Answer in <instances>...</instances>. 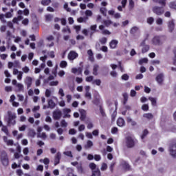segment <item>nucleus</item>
<instances>
[{"mask_svg":"<svg viewBox=\"0 0 176 176\" xmlns=\"http://www.w3.org/2000/svg\"><path fill=\"white\" fill-rule=\"evenodd\" d=\"M56 107V103L53 100L50 99L48 100V107H50L51 109H53Z\"/></svg>","mask_w":176,"mask_h":176,"instance_id":"obj_18","label":"nucleus"},{"mask_svg":"<svg viewBox=\"0 0 176 176\" xmlns=\"http://www.w3.org/2000/svg\"><path fill=\"white\" fill-rule=\"evenodd\" d=\"M94 171L95 172L96 176H101V172L100 171V169H96Z\"/></svg>","mask_w":176,"mask_h":176,"instance_id":"obj_63","label":"nucleus"},{"mask_svg":"<svg viewBox=\"0 0 176 176\" xmlns=\"http://www.w3.org/2000/svg\"><path fill=\"white\" fill-rule=\"evenodd\" d=\"M93 79H94V76H90L86 78V82H93Z\"/></svg>","mask_w":176,"mask_h":176,"instance_id":"obj_52","label":"nucleus"},{"mask_svg":"<svg viewBox=\"0 0 176 176\" xmlns=\"http://www.w3.org/2000/svg\"><path fill=\"white\" fill-rule=\"evenodd\" d=\"M142 111H148L149 110V106L146 104H144L142 106Z\"/></svg>","mask_w":176,"mask_h":176,"instance_id":"obj_38","label":"nucleus"},{"mask_svg":"<svg viewBox=\"0 0 176 176\" xmlns=\"http://www.w3.org/2000/svg\"><path fill=\"white\" fill-rule=\"evenodd\" d=\"M8 126H14L16 124V114L12 113L10 111L8 112Z\"/></svg>","mask_w":176,"mask_h":176,"instance_id":"obj_3","label":"nucleus"},{"mask_svg":"<svg viewBox=\"0 0 176 176\" xmlns=\"http://www.w3.org/2000/svg\"><path fill=\"white\" fill-rule=\"evenodd\" d=\"M156 23L158 24V25H162V24H163V19H162L161 18H158L156 20Z\"/></svg>","mask_w":176,"mask_h":176,"instance_id":"obj_53","label":"nucleus"},{"mask_svg":"<svg viewBox=\"0 0 176 176\" xmlns=\"http://www.w3.org/2000/svg\"><path fill=\"white\" fill-rule=\"evenodd\" d=\"M94 159L96 162H100V160H101V155L96 154V155H94Z\"/></svg>","mask_w":176,"mask_h":176,"instance_id":"obj_46","label":"nucleus"},{"mask_svg":"<svg viewBox=\"0 0 176 176\" xmlns=\"http://www.w3.org/2000/svg\"><path fill=\"white\" fill-rule=\"evenodd\" d=\"M166 39L167 38L164 35H157L152 38L151 42L155 46H160V45H163Z\"/></svg>","mask_w":176,"mask_h":176,"instance_id":"obj_1","label":"nucleus"},{"mask_svg":"<svg viewBox=\"0 0 176 176\" xmlns=\"http://www.w3.org/2000/svg\"><path fill=\"white\" fill-rule=\"evenodd\" d=\"M118 127L114 126L111 129L112 134H116V133H118Z\"/></svg>","mask_w":176,"mask_h":176,"instance_id":"obj_55","label":"nucleus"},{"mask_svg":"<svg viewBox=\"0 0 176 176\" xmlns=\"http://www.w3.org/2000/svg\"><path fill=\"white\" fill-rule=\"evenodd\" d=\"M143 118H146V119H153V115L151 113H144L143 115Z\"/></svg>","mask_w":176,"mask_h":176,"instance_id":"obj_24","label":"nucleus"},{"mask_svg":"<svg viewBox=\"0 0 176 176\" xmlns=\"http://www.w3.org/2000/svg\"><path fill=\"white\" fill-rule=\"evenodd\" d=\"M100 131H98V129H95L92 131V135H94L95 137H97V135H98Z\"/></svg>","mask_w":176,"mask_h":176,"instance_id":"obj_58","label":"nucleus"},{"mask_svg":"<svg viewBox=\"0 0 176 176\" xmlns=\"http://www.w3.org/2000/svg\"><path fill=\"white\" fill-rule=\"evenodd\" d=\"M16 175H17L18 176H21V175H23V170H22L21 169H18V170H16Z\"/></svg>","mask_w":176,"mask_h":176,"instance_id":"obj_64","label":"nucleus"},{"mask_svg":"<svg viewBox=\"0 0 176 176\" xmlns=\"http://www.w3.org/2000/svg\"><path fill=\"white\" fill-rule=\"evenodd\" d=\"M107 168H108V165H107V164H105V163H103V164H102V166H101V168H100V170H101L102 171H105V170H107Z\"/></svg>","mask_w":176,"mask_h":176,"instance_id":"obj_43","label":"nucleus"},{"mask_svg":"<svg viewBox=\"0 0 176 176\" xmlns=\"http://www.w3.org/2000/svg\"><path fill=\"white\" fill-rule=\"evenodd\" d=\"M148 100L151 102L153 107H156V99L155 98H148Z\"/></svg>","mask_w":176,"mask_h":176,"instance_id":"obj_33","label":"nucleus"},{"mask_svg":"<svg viewBox=\"0 0 176 176\" xmlns=\"http://www.w3.org/2000/svg\"><path fill=\"white\" fill-rule=\"evenodd\" d=\"M78 53H76L75 51H70L68 54V58L70 60V61H74L75 58H78Z\"/></svg>","mask_w":176,"mask_h":176,"instance_id":"obj_9","label":"nucleus"},{"mask_svg":"<svg viewBox=\"0 0 176 176\" xmlns=\"http://www.w3.org/2000/svg\"><path fill=\"white\" fill-rule=\"evenodd\" d=\"M29 23H30V20H28V19H27V18L24 19L22 21V24H23V25H28Z\"/></svg>","mask_w":176,"mask_h":176,"instance_id":"obj_44","label":"nucleus"},{"mask_svg":"<svg viewBox=\"0 0 176 176\" xmlns=\"http://www.w3.org/2000/svg\"><path fill=\"white\" fill-rule=\"evenodd\" d=\"M16 87H18L19 91H23V90H24V85H23L21 83L16 84Z\"/></svg>","mask_w":176,"mask_h":176,"instance_id":"obj_31","label":"nucleus"},{"mask_svg":"<svg viewBox=\"0 0 176 176\" xmlns=\"http://www.w3.org/2000/svg\"><path fill=\"white\" fill-rule=\"evenodd\" d=\"M173 53L175 54L174 58H173V64L174 65H176V48L173 50Z\"/></svg>","mask_w":176,"mask_h":176,"instance_id":"obj_62","label":"nucleus"},{"mask_svg":"<svg viewBox=\"0 0 176 176\" xmlns=\"http://www.w3.org/2000/svg\"><path fill=\"white\" fill-rule=\"evenodd\" d=\"M122 96L124 98L123 104L126 105V104H127V101L129 100V94H127V93H124Z\"/></svg>","mask_w":176,"mask_h":176,"instance_id":"obj_19","label":"nucleus"},{"mask_svg":"<svg viewBox=\"0 0 176 176\" xmlns=\"http://www.w3.org/2000/svg\"><path fill=\"white\" fill-rule=\"evenodd\" d=\"M1 161L3 166H8L9 164V158H8V155L3 154L1 156Z\"/></svg>","mask_w":176,"mask_h":176,"instance_id":"obj_8","label":"nucleus"},{"mask_svg":"<svg viewBox=\"0 0 176 176\" xmlns=\"http://www.w3.org/2000/svg\"><path fill=\"white\" fill-rule=\"evenodd\" d=\"M52 3V0H42L41 1V4L43 6H48V5H50Z\"/></svg>","mask_w":176,"mask_h":176,"instance_id":"obj_22","label":"nucleus"},{"mask_svg":"<svg viewBox=\"0 0 176 176\" xmlns=\"http://www.w3.org/2000/svg\"><path fill=\"white\" fill-rule=\"evenodd\" d=\"M148 38H149V34H146L145 38L140 43V46H142V53L144 54L148 52H149V49H151V47L149 45H146L145 42L148 41Z\"/></svg>","mask_w":176,"mask_h":176,"instance_id":"obj_2","label":"nucleus"},{"mask_svg":"<svg viewBox=\"0 0 176 176\" xmlns=\"http://www.w3.org/2000/svg\"><path fill=\"white\" fill-rule=\"evenodd\" d=\"M100 13H102V14H103V16H107V8H101L100 9Z\"/></svg>","mask_w":176,"mask_h":176,"instance_id":"obj_35","label":"nucleus"},{"mask_svg":"<svg viewBox=\"0 0 176 176\" xmlns=\"http://www.w3.org/2000/svg\"><path fill=\"white\" fill-rule=\"evenodd\" d=\"M149 134V131H148V129H144L142 132V134L141 135V138L142 140H144L145 138V137H146V135Z\"/></svg>","mask_w":176,"mask_h":176,"instance_id":"obj_25","label":"nucleus"},{"mask_svg":"<svg viewBox=\"0 0 176 176\" xmlns=\"http://www.w3.org/2000/svg\"><path fill=\"white\" fill-rule=\"evenodd\" d=\"M108 39L106 37H102L100 40V42L101 43V45H105V43H107Z\"/></svg>","mask_w":176,"mask_h":176,"instance_id":"obj_36","label":"nucleus"},{"mask_svg":"<svg viewBox=\"0 0 176 176\" xmlns=\"http://www.w3.org/2000/svg\"><path fill=\"white\" fill-rule=\"evenodd\" d=\"M93 85H96V86H100L101 85V80L96 79L93 81Z\"/></svg>","mask_w":176,"mask_h":176,"instance_id":"obj_30","label":"nucleus"},{"mask_svg":"<svg viewBox=\"0 0 176 176\" xmlns=\"http://www.w3.org/2000/svg\"><path fill=\"white\" fill-rule=\"evenodd\" d=\"M126 124V122H124V119H123L122 118H119L117 120V126H118L119 127H123V126H124Z\"/></svg>","mask_w":176,"mask_h":176,"instance_id":"obj_15","label":"nucleus"},{"mask_svg":"<svg viewBox=\"0 0 176 176\" xmlns=\"http://www.w3.org/2000/svg\"><path fill=\"white\" fill-rule=\"evenodd\" d=\"M100 112L102 115V116L104 117L107 116V114H105V111H104V109H102V107H100Z\"/></svg>","mask_w":176,"mask_h":176,"instance_id":"obj_48","label":"nucleus"},{"mask_svg":"<svg viewBox=\"0 0 176 176\" xmlns=\"http://www.w3.org/2000/svg\"><path fill=\"white\" fill-rule=\"evenodd\" d=\"M103 24L105 25V27H109L111 24H113V22L111 20H104L103 21Z\"/></svg>","mask_w":176,"mask_h":176,"instance_id":"obj_23","label":"nucleus"},{"mask_svg":"<svg viewBox=\"0 0 176 176\" xmlns=\"http://www.w3.org/2000/svg\"><path fill=\"white\" fill-rule=\"evenodd\" d=\"M153 21H155V19H153V17H149L147 19L148 24L152 25L153 24Z\"/></svg>","mask_w":176,"mask_h":176,"instance_id":"obj_42","label":"nucleus"},{"mask_svg":"<svg viewBox=\"0 0 176 176\" xmlns=\"http://www.w3.org/2000/svg\"><path fill=\"white\" fill-rule=\"evenodd\" d=\"M98 65H95L93 69V74L95 75L96 76V75H98Z\"/></svg>","mask_w":176,"mask_h":176,"instance_id":"obj_27","label":"nucleus"},{"mask_svg":"<svg viewBox=\"0 0 176 176\" xmlns=\"http://www.w3.org/2000/svg\"><path fill=\"white\" fill-rule=\"evenodd\" d=\"M168 28L170 32H173V31H174V28H175V23H174V19H172L168 22Z\"/></svg>","mask_w":176,"mask_h":176,"instance_id":"obj_10","label":"nucleus"},{"mask_svg":"<svg viewBox=\"0 0 176 176\" xmlns=\"http://www.w3.org/2000/svg\"><path fill=\"white\" fill-rule=\"evenodd\" d=\"M76 82L78 84L82 83L83 82V78H82L80 77H76Z\"/></svg>","mask_w":176,"mask_h":176,"instance_id":"obj_54","label":"nucleus"},{"mask_svg":"<svg viewBox=\"0 0 176 176\" xmlns=\"http://www.w3.org/2000/svg\"><path fill=\"white\" fill-rule=\"evenodd\" d=\"M14 144V142L13 141V140H9L7 142L6 144L8 146H13V144Z\"/></svg>","mask_w":176,"mask_h":176,"instance_id":"obj_47","label":"nucleus"},{"mask_svg":"<svg viewBox=\"0 0 176 176\" xmlns=\"http://www.w3.org/2000/svg\"><path fill=\"white\" fill-rule=\"evenodd\" d=\"M62 32H68V34H71V29L69 26H66V28L62 30Z\"/></svg>","mask_w":176,"mask_h":176,"instance_id":"obj_34","label":"nucleus"},{"mask_svg":"<svg viewBox=\"0 0 176 176\" xmlns=\"http://www.w3.org/2000/svg\"><path fill=\"white\" fill-rule=\"evenodd\" d=\"M25 83L27 85V89H30V87H31V86L32 85V78L26 77Z\"/></svg>","mask_w":176,"mask_h":176,"instance_id":"obj_14","label":"nucleus"},{"mask_svg":"<svg viewBox=\"0 0 176 176\" xmlns=\"http://www.w3.org/2000/svg\"><path fill=\"white\" fill-rule=\"evenodd\" d=\"M68 65V63L65 60H62L60 63V68H67V66Z\"/></svg>","mask_w":176,"mask_h":176,"instance_id":"obj_26","label":"nucleus"},{"mask_svg":"<svg viewBox=\"0 0 176 176\" xmlns=\"http://www.w3.org/2000/svg\"><path fill=\"white\" fill-rule=\"evenodd\" d=\"M60 160H61V153L58 152L54 158V166L60 164Z\"/></svg>","mask_w":176,"mask_h":176,"instance_id":"obj_11","label":"nucleus"},{"mask_svg":"<svg viewBox=\"0 0 176 176\" xmlns=\"http://www.w3.org/2000/svg\"><path fill=\"white\" fill-rule=\"evenodd\" d=\"M164 78V76L163 75V74L161 73L156 76L155 80L159 85H163Z\"/></svg>","mask_w":176,"mask_h":176,"instance_id":"obj_12","label":"nucleus"},{"mask_svg":"<svg viewBox=\"0 0 176 176\" xmlns=\"http://www.w3.org/2000/svg\"><path fill=\"white\" fill-rule=\"evenodd\" d=\"M153 13H155L157 16H162L164 13V10L162 7L154 6L153 8Z\"/></svg>","mask_w":176,"mask_h":176,"instance_id":"obj_6","label":"nucleus"},{"mask_svg":"<svg viewBox=\"0 0 176 176\" xmlns=\"http://www.w3.org/2000/svg\"><path fill=\"white\" fill-rule=\"evenodd\" d=\"M89 168H91V170H96L97 165H96V164L91 162L89 164Z\"/></svg>","mask_w":176,"mask_h":176,"instance_id":"obj_39","label":"nucleus"},{"mask_svg":"<svg viewBox=\"0 0 176 176\" xmlns=\"http://www.w3.org/2000/svg\"><path fill=\"white\" fill-rule=\"evenodd\" d=\"M63 155H65V156H68L69 157H74V155H72V151H65Z\"/></svg>","mask_w":176,"mask_h":176,"instance_id":"obj_32","label":"nucleus"},{"mask_svg":"<svg viewBox=\"0 0 176 176\" xmlns=\"http://www.w3.org/2000/svg\"><path fill=\"white\" fill-rule=\"evenodd\" d=\"M1 131H3L6 134H8L9 133V130L8 129V126H3L1 129Z\"/></svg>","mask_w":176,"mask_h":176,"instance_id":"obj_45","label":"nucleus"},{"mask_svg":"<svg viewBox=\"0 0 176 176\" xmlns=\"http://www.w3.org/2000/svg\"><path fill=\"white\" fill-rule=\"evenodd\" d=\"M148 63V58H142L139 61V64H140V65L144 64V63Z\"/></svg>","mask_w":176,"mask_h":176,"instance_id":"obj_40","label":"nucleus"},{"mask_svg":"<svg viewBox=\"0 0 176 176\" xmlns=\"http://www.w3.org/2000/svg\"><path fill=\"white\" fill-rule=\"evenodd\" d=\"M121 166L124 168V170H126V171H130V165L126 161H122L121 162Z\"/></svg>","mask_w":176,"mask_h":176,"instance_id":"obj_16","label":"nucleus"},{"mask_svg":"<svg viewBox=\"0 0 176 176\" xmlns=\"http://www.w3.org/2000/svg\"><path fill=\"white\" fill-rule=\"evenodd\" d=\"M28 135H29V137H32V138H34V137H35V135H36V133L35 132V131L34 129H29Z\"/></svg>","mask_w":176,"mask_h":176,"instance_id":"obj_20","label":"nucleus"},{"mask_svg":"<svg viewBox=\"0 0 176 176\" xmlns=\"http://www.w3.org/2000/svg\"><path fill=\"white\" fill-rule=\"evenodd\" d=\"M155 3H160L162 6H166V0H153Z\"/></svg>","mask_w":176,"mask_h":176,"instance_id":"obj_21","label":"nucleus"},{"mask_svg":"<svg viewBox=\"0 0 176 176\" xmlns=\"http://www.w3.org/2000/svg\"><path fill=\"white\" fill-rule=\"evenodd\" d=\"M169 8L170 9H175L176 10V1H172L169 3Z\"/></svg>","mask_w":176,"mask_h":176,"instance_id":"obj_28","label":"nucleus"},{"mask_svg":"<svg viewBox=\"0 0 176 176\" xmlns=\"http://www.w3.org/2000/svg\"><path fill=\"white\" fill-rule=\"evenodd\" d=\"M168 152H169V155H170L172 157H174V159H176V142H173L169 145Z\"/></svg>","mask_w":176,"mask_h":176,"instance_id":"obj_4","label":"nucleus"},{"mask_svg":"<svg viewBox=\"0 0 176 176\" xmlns=\"http://www.w3.org/2000/svg\"><path fill=\"white\" fill-rule=\"evenodd\" d=\"M22 70L25 74H28L30 72V68L27 66H25L24 67H23Z\"/></svg>","mask_w":176,"mask_h":176,"instance_id":"obj_49","label":"nucleus"},{"mask_svg":"<svg viewBox=\"0 0 176 176\" xmlns=\"http://www.w3.org/2000/svg\"><path fill=\"white\" fill-rule=\"evenodd\" d=\"M85 16H87V17H91V16H93V12L90 10H87L85 11Z\"/></svg>","mask_w":176,"mask_h":176,"instance_id":"obj_29","label":"nucleus"},{"mask_svg":"<svg viewBox=\"0 0 176 176\" xmlns=\"http://www.w3.org/2000/svg\"><path fill=\"white\" fill-rule=\"evenodd\" d=\"M91 146H93V142H91V140H88L85 148H91Z\"/></svg>","mask_w":176,"mask_h":176,"instance_id":"obj_37","label":"nucleus"},{"mask_svg":"<svg viewBox=\"0 0 176 176\" xmlns=\"http://www.w3.org/2000/svg\"><path fill=\"white\" fill-rule=\"evenodd\" d=\"M118 43L119 41H118V40H111L109 43L110 49H116Z\"/></svg>","mask_w":176,"mask_h":176,"instance_id":"obj_13","label":"nucleus"},{"mask_svg":"<svg viewBox=\"0 0 176 176\" xmlns=\"http://www.w3.org/2000/svg\"><path fill=\"white\" fill-rule=\"evenodd\" d=\"M86 98H88L89 100H91V94L90 92L87 91L85 94Z\"/></svg>","mask_w":176,"mask_h":176,"instance_id":"obj_61","label":"nucleus"},{"mask_svg":"<svg viewBox=\"0 0 176 176\" xmlns=\"http://www.w3.org/2000/svg\"><path fill=\"white\" fill-rule=\"evenodd\" d=\"M136 95L137 92L134 89H131L130 94L131 97H135Z\"/></svg>","mask_w":176,"mask_h":176,"instance_id":"obj_60","label":"nucleus"},{"mask_svg":"<svg viewBox=\"0 0 176 176\" xmlns=\"http://www.w3.org/2000/svg\"><path fill=\"white\" fill-rule=\"evenodd\" d=\"M126 122L127 123H131V126H137V122L133 120L130 117L126 118Z\"/></svg>","mask_w":176,"mask_h":176,"instance_id":"obj_17","label":"nucleus"},{"mask_svg":"<svg viewBox=\"0 0 176 176\" xmlns=\"http://www.w3.org/2000/svg\"><path fill=\"white\" fill-rule=\"evenodd\" d=\"M44 164L45 166H47L49 165V163H50V160H49V158H45L43 160Z\"/></svg>","mask_w":176,"mask_h":176,"instance_id":"obj_57","label":"nucleus"},{"mask_svg":"<svg viewBox=\"0 0 176 176\" xmlns=\"http://www.w3.org/2000/svg\"><path fill=\"white\" fill-rule=\"evenodd\" d=\"M125 140L127 148H134L135 146V141L131 138V136H127L125 138Z\"/></svg>","mask_w":176,"mask_h":176,"instance_id":"obj_5","label":"nucleus"},{"mask_svg":"<svg viewBox=\"0 0 176 176\" xmlns=\"http://www.w3.org/2000/svg\"><path fill=\"white\" fill-rule=\"evenodd\" d=\"M64 9H65V10H67V12H71V8L69 7H68L67 3H65L64 4Z\"/></svg>","mask_w":176,"mask_h":176,"instance_id":"obj_56","label":"nucleus"},{"mask_svg":"<svg viewBox=\"0 0 176 176\" xmlns=\"http://www.w3.org/2000/svg\"><path fill=\"white\" fill-rule=\"evenodd\" d=\"M58 94L60 96V97H64L65 96V94H64V90L63 88H60L58 91Z\"/></svg>","mask_w":176,"mask_h":176,"instance_id":"obj_51","label":"nucleus"},{"mask_svg":"<svg viewBox=\"0 0 176 176\" xmlns=\"http://www.w3.org/2000/svg\"><path fill=\"white\" fill-rule=\"evenodd\" d=\"M51 94H52V91H50V90L49 89L45 90V97L49 98L50 97Z\"/></svg>","mask_w":176,"mask_h":176,"instance_id":"obj_59","label":"nucleus"},{"mask_svg":"<svg viewBox=\"0 0 176 176\" xmlns=\"http://www.w3.org/2000/svg\"><path fill=\"white\" fill-rule=\"evenodd\" d=\"M63 116V113L60 110H56L53 112V118L54 120H60Z\"/></svg>","mask_w":176,"mask_h":176,"instance_id":"obj_7","label":"nucleus"},{"mask_svg":"<svg viewBox=\"0 0 176 176\" xmlns=\"http://www.w3.org/2000/svg\"><path fill=\"white\" fill-rule=\"evenodd\" d=\"M122 80H129V76L127 75V74H124L122 76Z\"/></svg>","mask_w":176,"mask_h":176,"instance_id":"obj_50","label":"nucleus"},{"mask_svg":"<svg viewBox=\"0 0 176 176\" xmlns=\"http://www.w3.org/2000/svg\"><path fill=\"white\" fill-rule=\"evenodd\" d=\"M60 126L61 127H67V126H68V124L67 123V122H65V120H62L60 122Z\"/></svg>","mask_w":176,"mask_h":176,"instance_id":"obj_41","label":"nucleus"}]
</instances>
